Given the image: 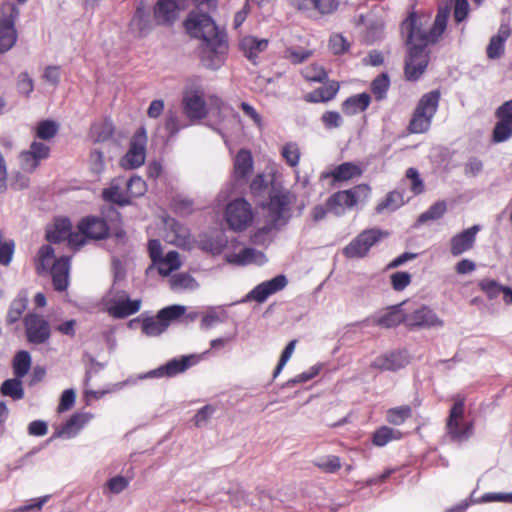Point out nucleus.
<instances>
[{
    "instance_id": "f257e3e1",
    "label": "nucleus",
    "mask_w": 512,
    "mask_h": 512,
    "mask_svg": "<svg viewBox=\"0 0 512 512\" xmlns=\"http://www.w3.org/2000/svg\"><path fill=\"white\" fill-rule=\"evenodd\" d=\"M449 9L438 10L433 26L428 32L422 29L415 13H411L401 25L402 33L407 34L409 45L405 61V75L410 81L418 80L427 68L429 56L426 51L428 44L436 43L446 29Z\"/></svg>"
},
{
    "instance_id": "f03ea898",
    "label": "nucleus",
    "mask_w": 512,
    "mask_h": 512,
    "mask_svg": "<svg viewBox=\"0 0 512 512\" xmlns=\"http://www.w3.org/2000/svg\"><path fill=\"white\" fill-rule=\"evenodd\" d=\"M187 32L201 38L200 62L210 70H218L225 63L228 53L226 34L220 30L207 12L191 11L185 20Z\"/></svg>"
},
{
    "instance_id": "7ed1b4c3",
    "label": "nucleus",
    "mask_w": 512,
    "mask_h": 512,
    "mask_svg": "<svg viewBox=\"0 0 512 512\" xmlns=\"http://www.w3.org/2000/svg\"><path fill=\"white\" fill-rule=\"evenodd\" d=\"M268 217L270 223L260 228L254 235L253 241L257 243L263 234H268L272 229H280L291 218V205L296 196L287 189L272 187L269 191Z\"/></svg>"
},
{
    "instance_id": "20e7f679",
    "label": "nucleus",
    "mask_w": 512,
    "mask_h": 512,
    "mask_svg": "<svg viewBox=\"0 0 512 512\" xmlns=\"http://www.w3.org/2000/svg\"><path fill=\"white\" fill-rule=\"evenodd\" d=\"M439 101L440 92L438 90L430 91L420 98L409 123V130L412 133H424L429 130Z\"/></svg>"
},
{
    "instance_id": "39448f33",
    "label": "nucleus",
    "mask_w": 512,
    "mask_h": 512,
    "mask_svg": "<svg viewBox=\"0 0 512 512\" xmlns=\"http://www.w3.org/2000/svg\"><path fill=\"white\" fill-rule=\"evenodd\" d=\"M454 400L455 402L450 409V413L446 421V430L451 441L462 443L472 437L474 433V424L472 421L463 422L465 409L464 398L457 396Z\"/></svg>"
},
{
    "instance_id": "423d86ee",
    "label": "nucleus",
    "mask_w": 512,
    "mask_h": 512,
    "mask_svg": "<svg viewBox=\"0 0 512 512\" xmlns=\"http://www.w3.org/2000/svg\"><path fill=\"white\" fill-rule=\"evenodd\" d=\"M107 313L115 319H124L137 313L141 308V300H130L124 290L112 287L103 297Z\"/></svg>"
},
{
    "instance_id": "0eeeda50",
    "label": "nucleus",
    "mask_w": 512,
    "mask_h": 512,
    "mask_svg": "<svg viewBox=\"0 0 512 512\" xmlns=\"http://www.w3.org/2000/svg\"><path fill=\"white\" fill-rule=\"evenodd\" d=\"M369 195V186L360 184L351 189L338 191L331 195L326 201V207L336 216H341L346 209L353 208L358 202L367 200Z\"/></svg>"
},
{
    "instance_id": "6e6552de",
    "label": "nucleus",
    "mask_w": 512,
    "mask_h": 512,
    "mask_svg": "<svg viewBox=\"0 0 512 512\" xmlns=\"http://www.w3.org/2000/svg\"><path fill=\"white\" fill-rule=\"evenodd\" d=\"M387 236V232L378 228L366 229L344 247L343 254L347 258H363L372 246Z\"/></svg>"
},
{
    "instance_id": "1a4fd4ad",
    "label": "nucleus",
    "mask_w": 512,
    "mask_h": 512,
    "mask_svg": "<svg viewBox=\"0 0 512 512\" xmlns=\"http://www.w3.org/2000/svg\"><path fill=\"white\" fill-rule=\"evenodd\" d=\"M225 219L230 229L243 231L252 223V207L243 198L235 199L227 205Z\"/></svg>"
},
{
    "instance_id": "9d476101",
    "label": "nucleus",
    "mask_w": 512,
    "mask_h": 512,
    "mask_svg": "<svg viewBox=\"0 0 512 512\" xmlns=\"http://www.w3.org/2000/svg\"><path fill=\"white\" fill-rule=\"evenodd\" d=\"M147 132L144 126L137 129L130 140L129 149L121 159L125 169H135L144 164L146 158Z\"/></svg>"
},
{
    "instance_id": "9b49d317",
    "label": "nucleus",
    "mask_w": 512,
    "mask_h": 512,
    "mask_svg": "<svg viewBox=\"0 0 512 512\" xmlns=\"http://www.w3.org/2000/svg\"><path fill=\"white\" fill-rule=\"evenodd\" d=\"M27 341L34 345L46 343L51 336V328L41 315L29 313L24 318Z\"/></svg>"
},
{
    "instance_id": "f8f14e48",
    "label": "nucleus",
    "mask_w": 512,
    "mask_h": 512,
    "mask_svg": "<svg viewBox=\"0 0 512 512\" xmlns=\"http://www.w3.org/2000/svg\"><path fill=\"white\" fill-rule=\"evenodd\" d=\"M444 325L436 313L428 306H421L410 313H406V327L413 329H430Z\"/></svg>"
},
{
    "instance_id": "ddd939ff",
    "label": "nucleus",
    "mask_w": 512,
    "mask_h": 512,
    "mask_svg": "<svg viewBox=\"0 0 512 512\" xmlns=\"http://www.w3.org/2000/svg\"><path fill=\"white\" fill-rule=\"evenodd\" d=\"M195 363V357L182 356L181 358H174L168 361L166 364L153 369L145 374L139 376V379L146 378H162V377H174L180 373L186 371Z\"/></svg>"
},
{
    "instance_id": "4468645a",
    "label": "nucleus",
    "mask_w": 512,
    "mask_h": 512,
    "mask_svg": "<svg viewBox=\"0 0 512 512\" xmlns=\"http://www.w3.org/2000/svg\"><path fill=\"white\" fill-rule=\"evenodd\" d=\"M50 148L41 142L34 141L28 150L19 154V164L23 171L33 172L40 164L41 160L49 157Z\"/></svg>"
},
{
    "instance_id": "2eb2a0df",
    "label": "nucleus",
    "mask_w": 512,
    "mask_h": 512,
    "mask_svg": "<svg viewBox=\"0 0 512 512\" xmlns=\"http://www.w3.org/2000/svg\"><path fill=\"white\" fill-rule=\"evenodd\" d=\"M18 14L19 10L13 5L10 14L0 18V53L10 50L17 40L15 19Z\"/></svg>"
},
{
    "instance_id": "dca6fc26",
    "label": "nucleus",
    "mask_w": 512,
    "mask_h": 512,
    "mask_svg": "<svg viewBox=\"0 0 512 512\" xmlns=\"http://www.w3.org/2000/svg\"><path fill=\"white\" fill-rule=\"evenodd\" d=\"M182 111L192 122L204 119L208 114L206 102L197 92L185 93L182 98Z\"/></svg>"
},
{
    "instance_id": "f3484780",
    "label": "nucleus",
    "mask_w": 512,
    "mask_h": 512,
    "mask_svg": "<svg viewBox=\"0 0 512 512\" xmlns=\"http://www.w3.org/2000/svg\"><path fill=\"white\" fill-rule=\"evenodd\" d=\"M287 285L285 275L276 277L258 284L246 296V300H255L258 303L264 302L270 295L283 290Z\"/></svg>"
},
{
    "instance_id": "a211bd4d",
    "label": "nucleus",
    "mask_w": 512,
    "mask_h": 512,
    "mask_svg": "<svg viewBox=\"0 0 512 512\" xmlns=\"http://www.w3.org/2000/svg\"><path fill=\"white\" fill-rule=\"evenodd\" d=\"M94 415L89 412L73 414L63 425L58 427L53 437L71 439L78 435L80 430L92 420Z\"/></svg>"
},
{
    "instance_id": "6ab92c4d",
    "label": "nucleus",
    "mask_w": 512,
    "mask_h": 512,
    "mask_svg": "<svg viewBox=\"0 0 512 512\" xmlns=\"http://www.w3.org/2000/svg\"><path fill=\"white\" fill-rule=\"evenodd\" d=\"M290 4L298 11L312 15L314 12L319 14H330L338 8L336 0H290Z\"/></svg>"
},
{
    "instance_id": "aec40b11",
    "label": "nucleus",
    "mask_w": 512,
    "mask_h": 512,
    "mask_svg": "<svg viewBox=\"0 0 512 512\" xmlns=\"http://www.w3.org/2000/svg\"><path fill=\"white\" fill-rule=\"evenodd\" d=\"M511 35V29L509 24L501 23L497 34L493 35L486 47V55L490 60H496L501 58L505 52V42Z\"/></svg>"
},
{
    "instance_id": "412c9836",
    "label": "nucleus",
    "mask_w": 512,
    "mask_h": 512,
    "mask_svg": "<svg viewBox=\"0 0 512 512\" xmlns=\"http://www.w3.org/2000/svg\"><path fill=\"white\" fill-rule=\"evenodd\" d=\"M479 230V225H473L472 227L453 236L450 240L451 254L453 256H459L464 252L472 249Z\"/></svg>"
},
{
    "instance_id": "4be33fe9",
    "label": "nucleus",
    "mask_w": 512,
    "mask_h": 512,
    "mask_svg": "<svg viewBox=\"0 0 512 512\" xmlns=\"http://www.w3.org/2000/svg\"><path fill=\"white\" fill-rule=\"evenodd\" d=\"M102 197L105 201L126 206L130 204V199L125 187V178L118 177L110 182L108 188L103 189Z\"/></svg>"
},
{
    "instance_id": "5701e85b",
    "label": "nucleus",
    "mask_w": 512,
    "mask_h": 512,
    "mask_svg": "<svg viewBox=\"0 0 512 512\" xmlns=\"http://www.w3.org/2000/svg\"><path fill=\"white\" fill-rule=\"evenodd\" d=\"M408 362L409 360L406 351H396L377 357L371 365L372 367L382 371H396L403 368Z\"/></svg>"
},
{
    "instance_id": "b1692460",
    "label": "nucleus",
    "mask_w": 512,
    "mask_h": 512,
    "mask_svg": "<svg viewBox=\"0 0 512 512\" xmlns=\"http://www.w3.org/2000/svg\"><path fill=\"white\" fill-rule=\"evenodd\" d=\"M49 270L55 290L65 291L69 284V258L56 259Z\"/></svg>"
},
{
    "instance_id": "393cba45",
    "label": "nucleus",
    "mask_w": 512,
    "mask_h": 512,
    "mask_svg": "<svg viewBox=\"0 0 512 512\" xmlns=\"http://www.w3.org/2000/svg\"><path fill=\"white\" fill-rule=\"evenodd\" d=\"M79 231L90 239H104L108 235L107 223L98 217H86L79 223Z\"/></svg>"
},
{
    "instance_id": "a878e982",
    "label": "nucleus",
    "mask_w": 512,
    "mask_h": 512,
    "mask_svg": "<svg viewBox=\"0 0 512 512\" xmlns=\"http://www.w3.org/2000/svg\"><path fill=\"white\" fill-rule=\"evenodd\" d=\"M403 305L404 303H401L387 308L383 314L373 318L372 324L384 328H392L401 323L406 325V313L402 309Z\"/></svg>"
},
{
    "instance_id": "bb28decb",
    "label": "nucleus",
    "mask_w": 512,
    "mask_h": 512,
    "mask_svg": "<svg viewBox=\"0 0 512 512\" xmlns=\"http://www.w3.org/2000/svg\"><path fill=\"white\" fill-rule=\"evenodd\" d=\"M177 16L178 5L174 0H158L154 8V18L158 25H171Z\"/></svg>"
},
{
    "instance_id": "cd10ccee",
    "label": "nucleus",
    "mask_w": 512,
    "mask_h": 512,
    "mask_svg": "<svg viewBox=\"0 0 512 512\" xmlns=\"http://www.w3.org/2000/svg\"><path fill=\"white\" fill-rule=\"evenodd\" d=\"M225 260L234 265L244 266L248 264H258L261 265L266 262V257L264 253L258 251L254 248H244L238 253H231L225 255Z\"/></svg>"
},
{
    "instance_id": "c85d7f7f",
    "label": "nucleus",
    "mask_w": 512,
    "mask_h": 512,
    "mask_svg": "<svg viewBox=\"0 0 512 512\" xmlns=\"http://www.w3.org/2000/svg\"><path fill=\"white\" fill-rule=\"evenodd\" d=\"M240 49L253 64H256L258 55L268 47L267 39H258L254 36H245L239 43Z\"/></svg>"
},
{
    "instance_id": "c756f323",
    "label": "nucleus",
    "mask_w": 512,
    "mask_h": 512,
    "mask_svg": "<svg viewBox=\"0 0 512 512\" xmlns=\"http://www.w3.org/2000/svg\"><path fill=\"white\" fill-rule=\"evenodd\" d=\"M130 28L132 31L137 32L140 37L147 35L151 31L150 17L143 5L137 7L130 21Z\"/></svg>"
},
{
    "instance_id": "7c9ffc66",
    "label": "nucleus",
    "mask_w": 512,
    "mask_h": 512,
    "mask_svg": "<svg viewBox=\"0 0 512 512\" xmlns=\"http://www.w3.org/2000/svg\"><path fill=\"white\" fill-rule=\"evenodd\" d=\"M339 90V84L336 81H330L322 87L315 89L306 95L305 99L311 103L327 102L332 100Z\"/></svg>"
},
{
    "instance_id": "2f4dec72",
    "label": "nucleus",
    "mask_w": 512,
    "mask_h": 512,
    "mask_svg": "<svg viewBox=\"0 0 512 512\" xmlns=\"http://www.w3.org/2000/svg\"><path fill=\"white\" fill-rule=\"evenodd\" d=\"M405 204L404 193L400 190L390 191L385 199L377 204L375 211L378 214L394 212Z\"/></svg>"
},
{
    "instance_id": "473e14b6",
    "label": "nucleus",
    "mask_w": 512,
    "mask_h": 512,
    "mask_svg": "<svg viewBox=\"0 0 512 512\" xmlns=\"http://www.w3.org/2000/svg\"><path fill=\"white\" fill-rule=\"evenodd\" d=\"M370 96L361 93L347 98L342 104V110L347 115H355L365 111L370 104Z\"/></svg>"
},
{
    "instance_id": "72a5a7b5",
    "label": "nucleus",
    "mask_w": 512,
    "mask_h": 512,
    "mask_svg": "<svg viewBox=\"0 0 512 512\" xmlns=\"http://www.w3.org/2000/svg\"><path fill=\"white\" fill-rule=\"evenodd\" d=\"M253 169L252 154L247 149H241L234 160V174L237 178H246Z\"/></svg>"
},
{
    "instance_id": "f704fd0d",
    "label": "nucleus",
    "mask_w": 512,
    "mask_h": 512,
    "mask_svg": "<svg viewBox=\"0 0 512 512\" xmlns=\"http://www.w3.org/2000/svg\"><path fill=\"white\" fill-rule=\"evenodd\" d=\"M71 222L67 218L56 219L52 228L47 229L46 239L50 243H59L67 239L71 230Z\"/></svg>"
},
{
    "instance_id": "c9c22d12",
    "label": "nucleus",
    "mask_w": 512,
    "mask_h": 512,
    "mask_svg": "<svg viewBox=\"0 0 512 512\" xmlns=\"http://www.w3.org/2000/svg\"><path fill=\"white\" fill-rule=\"evenodd\" d=\"M362 174L361 168L351 162H345L338 165L332 172L331 176L335 181H348Z\"/></svg>"
},
{
    "instance_id": "e433bc0d",
    "label": "nucleus",
    "mask_w": 512,
    "mask_h": 512,
    "mask_svg": "<svg viewBox=\"0 0 512 512\" xmlns=\"http://www.w3.org/2000/svg\"><path fill=\"white\" fill-rule=\"evenodd\" d=\"M3 396L11 397L13 400H20L24 397V389L22 387V378L14 377L5 380L0 387Z\"/></svg>"
},
{
    "instance_id": "4c0bfd02",
    "label": "nucleus",
    "mask_w": 512,
    "mask_h": 512,
    "mask_svg": "<svg viewBox=\"0 0 512 512\" xmlns=\"http://www.w3.org/2000/svg\"><path fill=\"white\" fill-rule=\"evenodd\" d=\"M172 231L167 234L166 239L169 243L178 247H185L189 244L188 230L178 222H174L172 225Z\"/></svg>"
},
{
    "instance_id": "58836bf2",
    "label": "nucleus",
    "mask_w": 512,
    "mask_h": 512,
    "mask_svg": "<svg viewBox=\"0 0 512 512\" xmlns=\"http://www.w3.org/2000/svg\"><path fill=\"white\" fill-rule=\"evenodd\" d=\"M13 373L18 378H23L31 367V356L27 351H19L13 359Z\"/></svg>"
},
{
    "instance_id": "ea45409f",
    "label": "nucleus",
    "mask_w": 512,
    "mask_h": 512,
    "mask_svg": "<svg viewBox=\"0 0 512 512\" xmlns=\"http://www.w3.org/2000/svg\"><path fill=\"white\" fill-rule=\"evenodd\" d=\"M447 211V204L445 201H437L432 204L425 212L419 215L417 219L418 224H424L428 221L440 219Z\"/></svg>"
},
{
    "instance_id": "a19ab883",
    "label": "nucleus",
    "mask_w": 512,
    "mask_h": 512,
    "mask_svg": "<svg viewBox=\"0 0 512 512\" xmlns=\"http://www.w3.org/2000/svg\"><path fill=\"white\" fill-rule=\"evenodd\" d=\"M54 259V249L50 245H44L39 249L38 259L36 262V271L38 274H43L51 268V262Z\"/></svg>"
},
{
    "instance_id": "79ce46f5",
    "label": "nucleus",
    "mask_w": 512,
    "mask_h": 512,
    "mask_svg": "<svg viewBox=\"0 0 512 512\" xmlns=\"http://www.w3.org/2000/svg\"><path fill=\"white\" fill-rule=\"evenodd\" d=\"M167 329V324L156 317H147L142 320V331L149 337H155L162 334Z\"/></svg>"
},
{
    "instance_id": "37998d69",
    "label": "nucleus",
    "mask_w": 512,
    "mask_h": 512,
    "mask_svg": "<svg viewBox=\"0 0 512 512\" xmlns=\"http://www.w3.org/2000/svg\"><path fill=\"white\" fill-rule=\"evenodd\" d=\"M170 285L173 290H194L198 287L197 281L187 273H177L170 278Z\"/></svg>"
},
{
    "instance_id": "c03bdc74",
    "label": "nucleus",
    "mask_w": 512,
    "mask_h": 512,
    "mask_svg": "<svg viewBox=\"0 0 512 512\" xmlns=\"http://www.w3.org/2000/svg\"><path fill=\"white\" fill-rule=\"evenodd\" d=\"M188 127V124H184L180 121L176 111H167L165 118V130L168 132V137L174 138L182 129Z\"/></svg>"
},
{
    "instance_id": "a18cd8bd",
    "label": "nucleus",
    "mask_w": 512,
    "mask_h": 512,
    "mask_svg": "<svg viewBox=\"0 0 512 512\" xmlns=\"http://www.w3.org/2000/svg\"><path fill=\"white\" fill-rule=\"evenodd\" d=\"M401 432L399 430L383 426L373 435V443L377 446H385L389 441L399 439Z\"/></svg>"
},
{
    "instance_id": "49530a36",
    "label": "nucleus",
    "mask_w": 512,
    "mask_h": 512,
    "mask_svg": "<svg viewBox=\"0 0 512 512\" xmlns=\"http://www.w3.org/2000/svg\"><path fill=\"white\" fill-rule=\"evenodd\" d=\"M314 465L326 473H335L341 468V460L335 455H326L314 460Z\"/></svg>"
},
{
    "instance_id": "de8ad7c7",
    "label": "nucleus",
    "mask_w": 512,
    "mask_h": 512,
    "mask_svg": "<svg viewBox=\"0 0 512 512\" xmlns=\"http://www.w3.org/2000/svg\"><path fill=\"white\" fill-rule=\"evenodd\" d=\"M411 416V408L408 405H403L391 408L387 411V421L393 425L403 424Z\"/></svg>"
},
{
    "instance_id": "09e8293b",
    "label": "nucleus",
    "mask_w": 512,
    "mask_h": 512,
    "mask_svg": "<svg viewBox=\"0 0 512 512\" xmlns=\"http://www.w3.org/2000/svg\"><path fill=\"white\" fill-rule=\"evenodd\" d=\"M15 250V243L12 239H5L0 230V264L7 266L11 263Z\"/></svg>"
},
{
    "instance_id": "8fccbe9b",
    "label": "nucleus",
    "mask_w": 512,
    "mask_h": 512,
    "mask_svg": "<svg viewBox=\"0 0 512 512\" xmlns=\"http://www.w3.org/2000/svg\"><path fill=\"white\" fill-rule=\"evenodd\" d=\"M512 136V122L501 120L496 123L493 129V141L501 143L507 141Z\"/></svg>"
},
{
    "instance_id": "3c124183",
    "label": "nucleus",
    "mask_w": 512,
    "mask_h": 512,
    "mask_svg": "<svg viewBox=\"0 0 512 512\" xmlns=\"http://www.w3.org/2000/svg\"><path fill=\"white\" fill-rule=\"evenodd\" d=\"M125 187L130 200L133 197H140L146 192V183L139 176H133L129 180L125 179Z\"/></svg>"
},
{
    "instance_id": "603ef678",
    "label": "nucleus",
    "mask_w": 512,
    "mask_h": 512,
    "mask_svg": "<svg viewBox=\"0 0 512 512\" xmlns=\"http://www.w3.org/2000/svg\"><path fill=\"white\" fill-rule=\"evenodd\" d=\"M390 81L386 73H381L371 83V90L377 100H382L386 97Z\"/></svg>"
},
{
    "instance_id": "864d4df0",
    "label": "nucleus",
    "mask_w": 512,
    "mask_h": 512,
    "mask_svg": "<svg viewBox=\"0 0 512 512\" xmlns=\"http://www.w3.org/2000/svg\"><path fill=\"white\" fill-rule=\"evenodd\" d=\"M186 311V308L182 305H171L161 309L158 312V318L167 324V327L170 325V322L181 317Z\"/></svg>"
},
{
    "instance_id": "5fc2aeb1",
    "label": "nucleus",
    "mask_w": 512,
    "mask_h": 512,
    "mask_svg": "<svg viewBox=\"0 0 512 512\" xmlns=\"http://www.w3.org/2000/svg\"><path fill=\"white\" fill-rule=\"evenodd\" d=\"M227 240L223 234L218 235L214 238H207L201 241V246L204 250L211 252L212 254H220L226 247Z\"/></svg>"
},
{
    "instance_id": "6e6d98bb",
    "label": "nucleus",
    "mask_w": 512,
    "mask_h": 512,
    "mask_svg": "<svg viewBox=\"0 0 512 512\" xmlns=\"http://www.w3.org/2000/svg\"><path fill=\"white\" fill-rule=\"evenodd\" d=\"M281 154L287 164L291 167L298 165L300 159V149L296 143L289 142L285 144L282 148Z\"/></svg>"
},
{
    "instance_id": "4d7b16f0",
    "label": "nucleus",
    "mask_w": 512,
    "mask_h": 512,
    "mask_svg": "<svg viewBox=\"0 0 512 512\" xmlns=\"http://www.w3.org/2000/svg\"><path fill=\"white\" fill-rule=\"evenodd\" d=\"M58 131V125L54 121H41L37 126L36 135L42 140H50Z\"/></svg>"
},
{
    "instance_id": "13d9d810",
    "label": "nucleus",
    "mask_w": 512,
    "mask_h": 512,
    "mask_svg": "<svg viewBox=\"0 0 512 512\" xmlns=\"http://www.w3.org/2000/svg\"><path fill=\"white\" fill-rule=\"evenodd\" d=\"M303 77L311 82L322 83L327 79V73L322 66L311 65L302 70Z\"/></svg>"
},
{
    "instance_id": "bf43d9fd",
    "label": "nucleus",
    "mask_w": 512,
    "mask_h": 512,
    "mask_svg": "<svg viewBox=\"0 0 512 512\" xmlns=\"http://www.w3.org/2000/svg\"><path fill=\"white\" fill-rule=\"evenodd\" d=\"M27 306V300L25 298L15 299L8 311L7 322L12 324L17 322Z\"/></svg>"
},
{
    "instance_id": "052dcab7",
    "label": "nucleus",
    "mask_w": 512,
    "mask_h": 512,
    "mask_svg": "<svg viewBox=\"0 0 512 512\" xmlns=\"http://www.w3.org/2000/svg\"><path fill=\"white\" fill-rule=\"evenodd\" d=\"M227 319V314L225 311L217 312L210 311L208 312L201 320V327L203 329H210L215 326L217 323H222Z\"/></svg>"
},
{
    "instance_id": "680f3d73",
    "label": "nucleus",
    "mask_w": 512,
    "mask_h": 512,
    "mask_svg": "<svg viewBox=\"0 0 512 512\" xmlns=\"http://www.w3.org/2000/svg\"><path fill=\"white\" fill-rule=\"evenodd\" d=\"M480 289L487 294L490 299H494L502 293L504 286L497 283L495 280L484 279L479 282Z\"/></svg>"
},
{
    "instance_id": "e2e57ef3",
    "label": "nucleus",
    "mask_w": 512,
    "mask_h": 512,
    "mask_svg": "<svg viewBox=\"0 0 512 512\" xmlns=\"http://www.w3.org/2000/svg\"><path fill=\"white\" fill-rule=\"evenodd\" d=\"M391 285L396 291H403L411 283V275L408 272H396L390 276Z\"/></svg>"
},
{
    "instance_id": "0e129e2a",
    "label": "nucleus",
    "mask_w": 512,
    "mask_h": 512,
    "mask_svg": "<svg viewBox=\"0 0 512 512\" xmlns=\"http://www.w3.org/2000/svg\"><path fill=\"white\" fill-rule=\"evenodd\" d=\"M215 407L212 405H205L201 409L198 410L196 415L194 416V424L196 427H203L205 426L211 416L215 412Z\"/></svg>"
},
{
    "instance_id": "69168bd1",
    "label": "nucleus",
    "mask_w": 512,
    "mask_h": 512,
    "mask_svg": "<svg viewBox=\"0 0 512 512\" xmlns=\"http://www.w3.org/2000/svg\"><path fill=\"white\" fill-rule=\"evenodd\" d=\"M329 47L334 54H342L349 49V43L340 34H335L330 37Z\"/></svg>"
},
{
    "instance_id": "338daca9",
    "label": "nucleus",
    "mask_w": 512,
    "mask_h": 512,
    "mask_svg": "<svg viewBox=\"0 0 512 512\" xmlns=\"http://www.w3.org/2000/svg\"><path fill=\"white\" fill-rule=\"evenodd\" d=\"M480 503H489V502H504V503H512V493H503V492H489L485 493L479 499Z\"/></svg>"
},
{
    "instance_id": "774afa93",
    "label": "nucleus",
    "mask_w": 512,
    "mask_h": 512,
    "mask_svg": "<svg viewBox=\"0 0 512 512\" xmlns=\"http://www.w3.org/2000/svg\"><path fill=\"white\" fill-rule=\"evenodd\" d=\"M321 121L327 129L338 128L342 125L343 122L340 113L337 111L325 112L321 117Z\"/></svg>"
}]
</instances>
